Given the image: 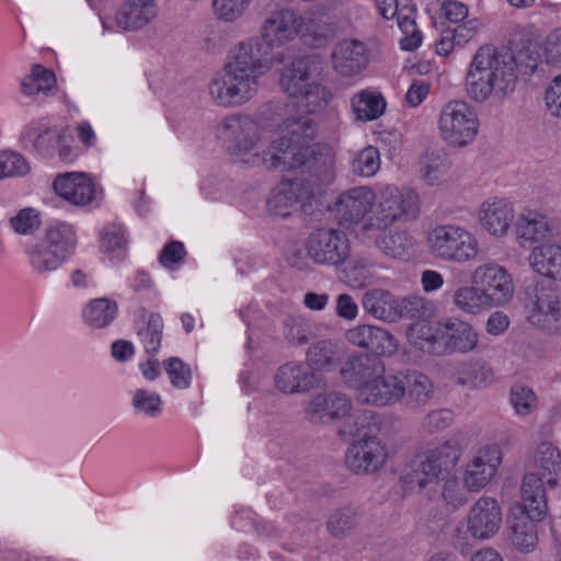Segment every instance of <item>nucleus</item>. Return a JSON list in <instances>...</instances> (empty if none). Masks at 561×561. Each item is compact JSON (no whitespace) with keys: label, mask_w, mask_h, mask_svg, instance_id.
I'll return each instance as SVG.
<instances>
[{"label":"nucleus","mask_w":561,"mask_h":561,"mask_svg":"<svg viewBox=\"0 0 561 561\" xmlns=\"http://www.w3.org/2000/svg\"><path fill=\"white\" fill-rule=\"evenodd\" d=\"M283 334L291 345H304L313 336L312 324L302 317H288L284 321Z\"/></svg>","instance_id":"3c124183"},{"label":"nucleus","mask_w":561,"mask_h":561,"mask_svg":"<svg viewBox=\"0 0 561 561\" xmlns=\"http://www.w3.org/2000/svg\"><path fill=\"white\" fill-rule=\"evenodd\" d=\"M41 226L38 210L26 207L10 219V227L19 234H33Z\"/></svg>","instance_id":"13d9d810"},{"label":"nucleus","mask_w":561,"mask_h":561,"mask_svg":"<svg viewBox=\"0 0 561 561\" xmlns=\"http://www.w3.org/2000/svg\"><path fill=\"white\" fill-rule=\"evenodd\" d=\"M154 0H125L115 15V21L124 31L144 27L157 16Z\"/></svg>","instance_id":"cd10ccee"},{"label":"nucleus","mask_w":561,"mask_h":561,"mask_svg":"<svg viewBox=\"0 0 561 561\" xmlns=\"http://www.w3.org/2000/svg\"><path fill=\"white\" fill-rule=\"evenodd\" d=\"M403 371L383 374L375 377L359 389L358 399L376 407L393 405L401 402L403 392Z\"/></svg>","instance_id":"dca6fc26"},{"label":"nucleus","mask_w":561,"mask_h":561,"mask_svg":"<svg viewBox=\"0 0 561 561\" xmlns=\"http://www.w3.org/2000/svg\"><path fill=\"white\" fill-rule=\"evenodd\" d=\"M482 227L492 236L502 237L514 220L513 207L504 199L493 198L484 202L479 210Z\"/></svg>","instance_id":"a878e982"},{"label":"nucleus","mask_w":561,"mask_h":561,"mask_svg":"<svg viewBox=\"0 0 561 561\" xmlns=\"http://www.w3.org/2000/svg\"><path fill=\"white\" fill-rule=\"evenodd\" d=\"M343 424L340 426L337 433L343 438L364 437V434L368 435L370 430V422L374 419V413L370 411H359L357 413L346 415Z\"/></svg>","instance_id":"8fccbe9b"},{"label":"nucleus","mask_w":561,"mask_h":561,"mask_svg":"<svg viewBox=\"0 0 561 561\" xmlns=\"http://www.w3.org/2000/svg\"><path fill=\"white\" fill-rule=\"evenodd\" d=\"M471 283L477 285L489 307L503 306L514 294L512 276L501 265L489 263L478 266L471 276Z\"/></svg>","instance_id":"9b49d317"},{"label":"nucleus","mask_w":561,"mask_h":561,"mask_svg":"<svg viewBox=\"0 0 561 561\" xmlns=\"http://www.w3.org/2000/svg\"><path fill=\"white\" fill-rule=\"evenodd\" d=\"M21 138L31 141L33 149L38 154L50 158L54 156L57 145L64 139V130L49 125L44 119H38L25 126Z\"/></svg>","instance_id":"393cba45"},{"label":"nucleus","mask_w":561,"mask_h":561,"mask_svg":"<svg viewBox=\"0 0 561 561\" xmlns=\"http://www.w3.org/2000/svg\"><path fill=\"white\" fill-rule=\"evenodd\" d=\"M160 404L161 398L159 394L150 393L144 389H138L133 397L134 408L149 416H156L160 413Z\"/></svg>","instance_id":"680f3d73"},{"label":"nucleus","mask_w":561,"mask_h":561,"mask_svg":"<svg viewBox=\"0 0 561 561\" xmlns=\"http://www.w3.org/2000/svg\"><path fill=\"white\" fill-rule=\"evenodd\" d=\"M529 322L548 333H561V295L550 282H536L525 288Z\"/></svg>","instance_id":"423d86ee"},{"label":"nucleus","mask_w":561,"mask_h":561,"mask_svg":"<svg viewBox=\"0 0 561 561\" xmlns=\"http://www.w3.org/2000/svg\"><path fill=\"white\" fill-rule=\"evenodd\" d=\"M431 253L440 260L463 263L478 255L474 237L457 226H437L427 237Z\"/></svg>","instance_id":"6e6552de"},{"label":"nucleus","mask_w":561,"mask_h":561,"mask_svg":"<svg viewBox=\"0 0 561 561\" xmlns=\"http://www.w3.org/2000/svg\"><path fill=\"white\" fill-rule=\"evenodd\" d=\"M351 106L356 119L368 122L383 114L386 101L380 93L363 90L352 98Z\"/></svg>","instance_id":"4c0bfd02"},{"label":"nucleus","mask_w":561,"mask_h":561,"mask_svg":"<svg viewBox=\"0 0 561 561\" xmlns=\"http://www.w3.org/2000/svg\"><path fill=\"white\" fill-rule=\"evenodd\" d=\"M534 462L542 479H547V483L554 488L558 484V478L561 476V451L551 442H541L534 451Z\"/></svg>","instance_id":"72a5a7b5"},{"label":"nucleus","mask_w":561,"mask_h":561,"mask_svg":"<svg viewBox=\"0 0 561 561\" xmlns=\"http://www.w3.org/2000/svg\"><path fill=\"white\" fill-rule=\"evenodd\" d=\"M302 25V18L285 9L272 13L262 25V38L240 43L231 51L230 61L209 82L213 101L222 107L240 106L256 93L259 78L268 69L272 46L291 41Z\"/></svg>","instance_id":"f257e3e1"},{"label":"nucleus","mask_w":561,"mask_h":561,"mask_svg":"<svg viewBox=\"0 0 561 561\" xmlns=\"http://www.w3.org/2000/svg\"><path fill=\"white\" fill-rule=\"evenodd\" d=\"M510 401L520 416L529 415L537 409V396L534 390L522 383H515L510 391Z\"/></svg>","instance_id":"603ef678"},{"label":"nucleus","mask_w":561,"mask_h":561,"mask_svg":"<svg viewBox=\"0 0 561 561\" xmlns=\"http://www.w3.org/2000/svg\"><path fill=\"white\" fill-rule=\"evenodd\" d=\"M398 298L385 289L374 288L363 295L362 305L364 310L371 317L386 321L398 320Z\"/></svg>","instance_id":"c756f323"},{"label":"nucleus","mask_w":561,"mask_h":561,"mask_svg":"<svg viewBox=\"0 0 561 561\" xmlns=\"http://www.w3.org/2000/svg\"><path fill=\"white\" fill-rule=\"evenodd\" d=\"M250 0H213L215 15L219 20L232 22L244 12Z\"/></svg>","instance_id":"bf43d9fd"},{"label":"nucleus","mask_w":561,"mask_h":561,"mask_svg":"<svg viewBox=\"0 0 561 561\" xmlns=\"http://www.w3.org/2000/svg\"><path fill=\"white\" fill-rule=\"evenodd\" d=\"M419 215V197L413 191L386 186L380 192L378 206L363 229H387L397 220L415 219Z\"/></svg>","instance_id":"0eeeda50"},{"label":"nucleus","mask_w":561,"mask_h":561,"mask_svg":"<svg viewBox=\"0 0 561 561\" xmlns=\"http://www.w3.org/2000/svg\"><path fill=\"white\" fill-rule=\"evenodd\" d=\"M423 176L428 184L435 185L448 172L449 164L438 158L430 159L424 167Z\"/></svg>","instance_id":"338daca9"},{"label":"nucleus","mask_w":561,"mask_h":561,"mask_svg":"<svg viewBox=\"0 0 561 561\" xmlns=\"http://www.w3.org/2000/svg\"><path fill=\"white\" fill-rule=\"evenodd\" d=\"M163 367L173 387L187 389L191 385L192 370L190 366L179 357H170L163 360Z\"/></svg>","instance_id":"5fc2aeb1"},{"label":"nucleus","mask_w":561,"mask_h":561,"mask_svg":"<svg viewBox=\"0 0 561 561\" xmlns=\"http://www.w3.org/2000/svg\"><path fill=\"white\" fill-rule=\"evenodd\" d=\"M116 301L108 298L91 300L83 310V318L93 328L102 329L108 325L117 316Z\"/></svg>","instance_id":"c03bdc74"},{"label":"nucleus","mask_w":561,"mask_h":561,"mask_svg":"<svg viewBox=\"0 0 561 561\" xmlns=\"http://www.w3.org/2000/svg\"><path fill=\"white\" fill-rule=\"evenodd\" d=\"M42 240L67 259L72 255L77 245L75 228L65 221H55L48 225Z\"/></svg>","instance_id":"c9c22d12"},{"label":"nucleus","mask_w":561,"mask_h":561,"mask_svg":"<svg viewBox=\"0 0 561 561\" xmlns=\"http://www.w3.org/2000/svg\"><path fill=\"white\" fill-rule=\"evenodd\" d=\"M30 170L28 162L21 153L12 150L0 151V180L24 176Z\"/></svg>","instance_id":"864d4df0"},{"label":"nucleus","mask_w":561,"mask_h":561,"mask_svg":"<svg viewBox=\"0 0 561 561\" xmlns=\"http://www.w3.org/2000/svg\"><path fill=\"white\" fill-rule=\"evenodd\" d=\"M54 191L76 206H85L96 199V187L85 173L69 172L58 174L53 182Z\"/></svg>","instance_id":"6ab92c4d"},{"label":"nucleus","mask_w":561,"mask_h":561,"mask_svg":"<svg viewBox=\"0 0 561 561\" xmlns=\"http://www.w3.org/2000/svg\"><path fill=\"white\" fill-rule=\"evenodd\" d=\"M311 197L312 193L309 185H305L301 181H293L283 184L273 195L270 204L275 208L277 215L286 217L289 215V209L307 211Z\"/></svg>","instance_id":"bb28decb"},{"label":"nucleus","mask_w":561,"mask_h":561,"mask_svg":"<svg viewBox=\"0 0 561 561\" xmlns=\"http://www.w3.org/2000/svg\"><path fill=\"white\" fill-rule=\"evenodd\" d=\"M332 95L330 91L320 83L310 82L304 88L302 93L295 99L297 105L304 106L306 112L316 113L327 106Z\"/></svg>","instance_id":"09e8293b"},{"label":"nucleus","mask_w":561,"mask_h":561,"mask_svg":"<svg viewBox=\"0 0 561 561\" xmlns=\"http://www.w3.org/2000/svg\"><path fill=\"white\" fill-rule=\"evenodd\" d=\"M376 245L386 255L393 259H404L412 248V239L405 231L380 229Z\"/></svg>","instance_id":"79ce46f5"},{"label":"nucleus","mask_w":561,"mask_h":561,"mask_svg":"<svg viewBox=\"0 0 561 561\" xmlns=\"http://www.w3.org/2000/svg\"><path fill=\"white\" fill-rule=\"evenodd\" d=\"M453 420L449 410H435L430 412L423 422V426L428 431H440L446 428Z\"/></svg>","instance_id":"774afa93"},{"label":"nucleus","mask_w":561,"mask_h":561,"mask_svg":"<svg viewBox=\"0 0 561 561\" xmlns=\"http://www.w3.org/2000/svg\"><path fill=\"white\" fill-rule=\"evenodd\" d=\"M517 61L507 48L497 49L485 45L474 54L466 77L468 95L484 102L491 94L506 96L515 90Z\"/></svg>","instance_id":"7ed1b4c3"},{"label":"nucleus","mask_w":561,"mask_h":561,"mask_svg":"<svg viewBox=\"0 0 561 561\" xmlns=\"http://www.w3.org/2000/svg\"><path fill=\"white\" fill-rule=\"evenodd\" d=\"M466 485L461 484L457 479H444L442 486V497L446 504L458 508L468 501Z\"/></svg>","instance_id":"052dcab7"},{"label":"nucleus","mask_w":561,"mask_h":561,"mask_svg":"<svg viewBox=\"0 0 561 561\" xmlns=\"http://www.w3.org/2000/svg\"><path fill=\"white\" fill-rule=\"evenodd\" d=\"M443 322L414 321L408 329L410 342L420 351L439 355Z\"/></svg>","instance_id":"473e14b6"},{"label":"nucleus","mask_w":561,"mask_h":561,"mask_svg":"<svg viewBox=\"0 0 561 561\" xmlns=\"http://www.w3.org/2000/svg\"><path fill=\"white\" fill-rule=\"evenodd\" d=\"M385 373L383 360L368 353L351 354L340 368L342 380L359 391L364 385Z\"/></svg>","instance_id":"a211bd4d"},{"label":"nucleus","mask_w":561,"mask_h":561,"mask_svg":"<svg viewBox=\"0 0 561 561\" xmlns=\"http://www.w3.org/2000/svg\"><path fill=\"white\" fill-rule=\"evenodd\" d=\"M163 320L156 312H151L147 321L137 325V337L148 355L152 356L158 353L163 336Z\"/></svg>","instance_id":"37998d69"},{"label":"nucleus","mask_w":561,"mask_h":561,"mask_svg":"<svg viewBox=\"0 0 561 561\" xmlns=\"http://www.w3.org/2000/svg\"><path fill=\"white\" fill-rule=\"evenodd\" d=\"M332 64L335 71L344 77L358 75L368 65V50L358 39L339 42L332 53Z\"/></svg>","instance_id":"4be33fe9"},{"label":"nucleus","mask_w":561,"mask_h":561,"mask_svg":"<svg viewBox=\"0 0 561 561\" xmlns=\"http://www.w3.org/2000/svg\"><path fill=\"white\" fill-rule=\"evenodd\" d=\"M259 124L250 116L233 114L222 119L217 128L221 139L231 154L251 151L261 140Z\"/></svg>","instance_id":"f8f14e48"},{"label":"nucleus","mask_w":561,"mask_h":561,"mask_svg":"<svg viewBox=\"0 0 561 561\" xmlns=\"http://www.w3.org/2000/svg\"><path fill=\"white\" fill-rule=\"evenodd\" d=\"M306 362L309 369L323 370L334 366L337 362L335 344L329 340L314 343L307 350Z\"/></svg>","instance_id":"a18cd8bd"},{"label":"nucleus","mask_w":561,"mask_h":561,"mask_svg":"<svg viewBox=\"0 0 561 561\" xmlns=\"http://www.w3.org/2000/svg\"><path fill=\"white\" fill-rule=\"evenodd\" d=\"M522 503L511 508L508 536L522 552L535 549L538 542L536 523L541 522L548 511L543 483L536 473L524 476L520 486Z\"/></svg>","instance_id":"20e7f679"},{"label":"nucleus","mask_w":561,"mask_h":561,"mask_svg":"<svg viewBox=\"0 0 561 561\" xmlns=\"http://www.w3.org/2000/svg\"><path fill=\"white\" fill-rule=\"evenodd\" d=\"M296 103L274 102L261 112V121L265 127L275 128L280 136L271 141L270 147L261 154L255 153L247 163L263 165L267 170H278L289 163L290 157L297 151L306 150L305 145L316 136V126L308 116H290ZM293 165V162H290Z\"/></svg>","instance_id":"f03ea898"},{"label":"nucleus","mask_w":561,"mask_h":561,"mask_svg":"<svg viewBox=\"0 0 561 561\" xmlns=\"http://www.w3.org/2000/svg\"><path fill=\"white\" fill-rule=\"evenodd\" d=\"M185 254L186 252L182 242L171 241L162 249L159 255V262L164 267L173 270L183 262Z\"/></svg>","instance_id":"0e129e2a"},{"label":"nucleus","mask_w":561,"mask_h":561,"mask_svg":"<svg viewBox=\"0 0 561 561\" xmlns=\"http://www.w3.org/2000/svg\"><path fill=\"white\" fill-rule=\"evenodd\" d=\"M453 301L458 309L471 314L490 308L476 284L458 288L454 294Z\"/></svg>","instance_id":"de8ad7c7"},{"label":"nucleus","mask_w":561,"mask_h":561,"mask_svg":"<svg viewBox=\"0 0 561 561\" xmlns=\"http://www.w3.org/2000/svg\"><path fill=\"white\" fill-rule=\"evenodd\" d=\"M502 510L494 497L481 496L468 514V530L474 538L489 539L502 525Z\"/></svg>","instance_id":"f3484780"},{"label":"nucleus","mask_w":561,"mask_h":561,"mask_svg":"<svg viewBox=\"0 0 561 561\" xmlns=\"http://www.w3.org/2000/svg\"><path fill=\"white\" fill-rule=\"evenodd\" d=\"M312 61L309 57L296 58L289 66L284 67L279 80L280 88L289 98L299 96L310 82Z\"/></svg>","instance_id":"f704fd0d"},{"label":"nucleus","mask_w":561,"mask_h":561,"mask_svg":"<svg viewBox=\"0 0 561 561\" xmlns=\"http://www.w3.org/2000/svg\"><path fill=\"white\" fill-rule=\"evenodd\" d=\"M459 449L449 443L419 454L405 469L402 481L409 489H424L427 484L444 480L458 462Z\"/></svg>","instance_id":"39448f33"},{"label":"nucleus","mask_w":561,"mask_h":561,"mask_svg":"<svg viewBox=\"0 0 561 561\" xmlns=\"http://www.w3.org/2000/svg\"><path fill=\"white\" fill-rule=\"evenodd\" d=\"M398 302V319L407 318L415 321H422L428 313L430 308L425 299L411 296L397 300Z\"/></svg>","instance_id":"4d7b16f0"},{"label":"nucleus","mask_w":561,"mask_h":561,"mask_svg":"<svg viewBox=\"0 0 561 561\" xmlns=\"http://www.w3.org/2000/svg\"><path fill=\"white\" fill-rule=\"evenodd\" d=\"M529 262L538 274L550 279H561V245L545 243L535 247Z\"/></svg>","instance_id":"2f4dec72"},{"label":"nucleus","mask_w":561,"mask_h":561,"mask_svg":"<svg viewBox=\"0 0 561 561\" xmlns=\"http://www.w3.org/2000/svg\"><path fill=\"white\" fill-rule=\"evenodd\" d=\"M548 219L536 210L525 209L516 222V234L526 241H540L548 236Z\"/></svg>","instance_id":"58836bf2"},{"label":"nucleus","mask_w":561,"mask_h":561,"mask_svg":"<svg viewBox=\"0 0 561 561\" xmlns=\"http://www.w3.org/2000/svg\"><path fill=\"white\" fill-rule=\"evenodd\" d=\"M102 249L105 252H115L125 247L124 231L118 225L106 226L101 236Z\"/></svg>","instance_id":"e2e57ef3"},{"label":"nucleus","mask_w":561,"mask_h":561,"mask_svg":"<svg viewBox=\"0 0 561 561\" xmlns=\"http://www.w3.org/2000/svg\"><path fill=\"white\" fill-rule=\"evenodd\" d=\"M501 463L502 451L497 445L491 444L480 448L465 471L463 483L467 490L478 492L486 486Z\"/></svg>","instance_id":"2eb2a0df"},{"label":"nucleus","mask_w":561,"mask_h":561,"mask_svg":"<svg viewBox=\"0 0 561 561\" xmlns=\"http://www.w3.org/2000/svg\"><path fill=\"white\" fill-rule=\"evenodd\" d=\"M403 392L401 402L410 409L420 408L428 402L434 392L432 380L416 370L403 373Z\"/></svg>","instance_id":"c85d7f7f"},{"label":"nucleus","mask_w":561,"mask_h":561,"mask_svg":"<svg viewBox=\"0 0 561 561\" xmlns=\"http://www.w3.org/2000/svg\"><path fill=\"white\" fill-rule=\"evenodd\" d=\"M379 168V151L371 146L364 148L352 163L353 172L362 176H371Z\"/></svg>","instance_id":"6e6d98bb"},{"label":"nucleus","mask_w":561,"mask_h":561,"mask_svg":"<svg viewBox=\"0 0 561 561\" xmlns=\"http://www.w3.org/2000/svg\"><path fill=\"white\" fill-rule=\"evenodd\" d=\"M386 460V450L380 440L367 433L351 444L345 454L346 467L356 474L376 472Z\"/></svg>","instance_id":"4468645a"},{"label":"nucleus","mask_w":561,"mask_h":561,"mask_svg":"<svg viewBox=\"0 0 561 561\" xmlns=\"http://www.w3.org/2000/svg\"><path fill=\"white\" fill-rule=\"evenodd\" d=\"M57 85L55 73L39 64L32 66L31 73L21 82V92L26 96L39 93L48 95Z\"/></svg>","instance_id":"a19ab883"},{"label":"nucleus","mask_w":561,"mask_h":561,"mask_svg":"<svg viewBox=\"0 0 561 561\" xmlns=\"http://www.w3.org/2000/svg\"><path fill=\"white\" fill-rule=\"evenodd\" d=\"M346 340L355 346L369 350L373 355L390 356L397 351L396 339L385 329L362 324L348 329Z\"/></svg>","instance_id":"aec40b11"},{"label":"nucleus","mask_w":561,"mask_h":561,"mask_svg":"<svg viewBox=\"0 0 561 561\" xmlns=\"http://www.w3.org/2000/svg\"><path fill=\"white\" fill-rule=\"evenodd\" d=\"M288 161L293 165L286 163L278 170L301 169V173L307 174L314 184H330L334 179V156L328 147L317 145L299 150Z\"/></svg>","instance_id":"ddd939ff"},{"label":"nucleus","mask_w":561,"mask_h":561,"mask_svg":"<svg viewBox=\"0 0 561 561\" xmlns=\"http://www.w3.org/2000/svg\"><path fill=\"white\" fill-rule=\"evenodd\" d=\"M308 257L319 265L336 266L342 264L350 254L346 234L333 228L314 229L305 243Z\"/></svg>","instance_id":"9d476101"},{"label":"nucleus","mask_w":561,"mask_h":561,"mask_svg":"<svg viewBox=\"0 0 561 561\" xmlns=\"http://www.w3.org/2000/svg\"><path fill=\"white\" fill-rule=\"evenodd\" d=\"M358 524V514L355 508L345 506L333 511L327 522V529L334 538L350 535Z\"/></svg>","instance_id":"49530a36"},{"label":"nucleus","mask_w":561,"mask_h":561,"mask_svg":"<svg viewBox=\"0 0 561 561\" xmlns=\"http://www.w3.org/2000/svg\"><path fill=\"white\" fill-rule=\"evenodd\" d=\"M319 376L301 363L288 362L274 376L275 387L284 393H305L318 386Z\"/></svg>","instance_id":"412c9836"},{"label":"nucleus","mask_w":561,"mask_h":561,"mask_svg":"<svg viewBox=\"0 0 561 561\" xmlns=\"http://www.w3.org/2000/svg\"><path fill=\"white\" fill-rule=\"evenodd\" d=\"M28 256L32 268L38 274L54 272L68 260L42 239L28 250Z\"/></svg>","instance_id":"ea45409f"},{"label":"nucleus","mask_w":561,"mask_h":561,"mask_svg":"<svg viewBox=\"0 0 561 561\" xmlns=\"http://www.w3.org/2000/svg\"><path fill=\"white\" fill-rule=\"evenodd\" d=\"M374 201V192L366 186L355 187L341 194L335 205L341 224L347 227L358 224L371 209Z\"/></svg>","instance_id":"b1692460"},{"label":"nucleus","mask_w":561,"mask_h":561,"mask_svg":"<svg viewBox=\"0 0 561 561\" xmlns=\"http://www.w3.org/2000/svg\"><path fill=\"white\" fill-rule=\"evenodd\" d=\"M352 408L350 399L341 392L317 394L308 404L307 413L330 420L345 417Z\"/></svg>","instance_id":"7c9ffc66"},{"label":"nucleus","mask_w":561,"mask_h":561,"mask_svg":"<svg viewBox=\"0 0 561 561\" xmlns=\"http://www.w3.org/2000/svg\"><path fill=\"white\" fill-rule=\"evenodd\" d=\"M545 100L551 115L561 118V75L557 76L546 90Z\"/></svg>","instance_id":"69168bd1"},{"label":"nucleus","mask_w":561,"mask_h":561,"mask_svg":"<svg viewBox=\"0 0 561 561\" xmlns=\"http://www.w3.org/2000/svg\"><path fill=\"white\" fill-rule=\"evenodd\" d=\"M439 133L453 147H465L477 136L478 118L474 111L465 101H450L440 111Z\"/></svg>","instance_id":"1a4fd4ad"},{"label":"nucleus","mask_w":561,"mask_h":561,"mask_svg":"<svg viewBox=\"0 0 561 561\" xmlns=\"http://www.w3.org/2000/svg\"><path fill=\"white\" fill-rule=\"evenodd\" d=\"M492 378V369L478 359L461 362L455 369L456 382L468 388L486 387Z\"/></svg>","instance_id":"e433bc0d"},{"label":"nucleus","mask_w":561,"mask_h":561,"mask_svg":"<svg viewBox=\"0 0 561 561\" xmlns=\"http://www.w3.org/2000/svg\"><path fill=\"white\" fill-rule=\"evenodd\" d=\"M477 345L478 334L469 323L458 319L443 322L438 356L468 353L476 350Z\"/></svg>","instance_id":"5701e85b"}]
</instances>
